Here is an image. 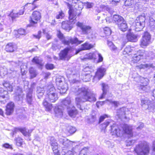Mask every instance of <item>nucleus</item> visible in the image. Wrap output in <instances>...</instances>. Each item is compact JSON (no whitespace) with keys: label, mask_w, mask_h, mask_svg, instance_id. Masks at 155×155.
<instances>
[{"label":"nucleus","mask_w":155,"mask_h":155,"mask_svg":"<svg viewBox=\"0 0 155 155\" xmlns=\"http://www.w3.org/2000/svg\"><path fill=\"white\" fill-rule=\"evenodd\" d=\"M18 33L21 35H25L26 32L25 30L23 29H20L18 31Z\"/></svg>","instance_id":"4d7b16f0"},{"label":"nucleus","mask_w":155,"mask_h":155,"mask_svg":"<svg viewBox=\"0 0 155 155\" xmlns=\"http://www.w3.org/2000/svg\"><path fill=\"white\" fill-rule=\"evenodd\" d=\"M50 143L54 153H57L58 151V144L54 137H51Z\"/></svg>","instance_id":"f3484780"},{"label":"nucleus","mask_w":155,"mask_h":155,"mask_svg":"<svg viewBox=\"0 0 155 155\" xmlns=\"http://www.w3.org/2000/svg\"><path fill=\"white\" fill-rule=\"evenodd\" d=\"M96 57L95 54L94 53H90L85 55L83 58L81 59L82 60H84L86 59H95Z\"/></svg>","instance_id":"f704fd0d"},{"label":"nucleus","mask_w":155,"mask_h":155,"mask_svg":"<svg viewBox=\"0 0 155 155\" xmlns=\"http://www.w3.org/2000/svg\"><path fill=\"white\" fill-rule=\"evenodd\" d=\"M45 30L43 29V33L45 35V36H46V37L48 40L50 39L51 38V36L49 35L48 34L46 33H45Z\"/></svg>","instance_id":"338daca9"},{"label":"nucleus","mask_w":155,"mask_h":155,"mask_svg":"<svg viewBox=\"0 0 155 155\" xmlns=\"http://www.w3.org/2000/svg\"><path fill=\"white\" fill-rule=\"evenodd\" d=\"M126 37L129 41L136 42L137 41V36L133 34L129 33L127 35Z\"/></svg>","instance_id":"cd10ccee"},{"label":"nucleus","mask_w":155,"mask_h":155,"mask_svg":"<svg viewBox=\"0 0 155 155\" xmlns=\"http://www.w3.org/2000/svg\"><path fill=\"white\" fill-rule=\"evenodd\" d=\"M113 20L115 23L118 25L123 22L125 20L121 16L118 15H114L113 17Z\"/></svg>","instance_id":"4be33fe9"},{"label":"nucleus","mask_w":155,"mask_h":155,"mask_svg":"<svg viewBox=\"0 0 155 155\" xmlns=\"http://www.w3.org/2000/svg\"><path fill=\"white\" fill-rule=\"evenodd\" d=\"M72 90L75 95L79 96L76 97L75 102L78 107L80 110H82L81 106V103L87 101L91 102L96 101L95 95L91 92L87 87H73Z\"/></svg>","instance_id":"f257e3e1"},{"label":"nucleus","mask_w":155,"mask_h":155,"mask_svg":"<svg viewBox=\"0 0 155 155\" xmlns=\"http://www.w3.org/2000/svg\"><path fill=\"white\" fill-rule=\"evenodd\" d=\"M96 117L95 115H92L91 116V117L89 120L91 122H93L96 120Z\"/></svg>","instance_id":"052dcab7"},{"label":"nucleus","mask_w":155,"mask_h":155,"mask_svg":"<svg viewBox=\"0 0 155 155\" xmlns=\"http://www.w3.org/2000/svg\"><path fill=\"white\" fill-rule=\"evenodd\" d=\"M93 67H89L87 66L84 69V72H91L92 71H93Z\"/></svg>","instance_id":"6e6d98bb"},{"label":"nucleus","mask_w":155,"mask_h":155,"mask_svg":"<svg viewBox=\"0 0 155 155\" xmlns=\"http://www.w3.org/2000/svg\"><path fill=\"white\" fill-rule=\"evenodd\" d=\"M111 132L112 135H116L117 137H120L123 135L124 132L129 134L130 137L133 135L132 127L127 124L121 125V127H118L116 124H113L111 126Z\"/></svg>","instance_id":"7ed1b4c3"},{"label":"nucleus","mask_w":155,"mask_h":155,"mask_svg":"<svg viewBox=\"0 0 155 155\" xmlns=\"http://www.w3.org/2000/svg\"><path fill=\"white\" fill-rule=\"evenodd\" d=\"M83 3L78 1V3L75 4H67V6L69 9L68 11L69 18L71 19L73 18H76L77 16H79L81 13V10L83 8Z\"/></svg>","instance_id":"20e7f679"},{"label":"nucleus","mask_w":155,"mask_h":155,"mask_svg":"<svg viewBox=\"0 0 155 155\" xmlns=\"http://www.w3.org/2000/svg\"><path fill=\"white\" fill-rule=\"evenodd\" d=\"M15 141L16 145L18 146H21L23 143V139L20 137H18L15 139Z\"/></svg>","instance_id":"c03bdc74"},{"label":"nucleus","mask_w":155,"mask_h":155,"mask_svg":"<svg viewBox=\"0 0 155 155\" xmlns=\"http://www.w3.org/2000/svg\"><path fill=\"white\" fill-rule=\"evenodd\" d=\"M104 102L109 104H111L115 107H117L120 105V103L118 101H113L111 100H107Z\"/></svg>","instance_id":"4c0bfd02"},{"label":"nucleus","mask_w":155,"mask_h":155,"mask_svg":"<svg viewBox=\"0 0 155 155\" xmlns=\"http://www.w3.org/2000/svg\"><path fill=\"white\" fill-rule=\"evenodd\" d=\"M135 141L134 140H128L127 143V146H130L133 145Z\"/></svg>","instance_id":"680f3d73"},{"label":"nucleus","mask_w":155,"mask_h":155,"mask_svg":"<svg viewBox=\"0 0 155 155\" xmlns=\"http://www.w3.org/2000/svg\"><path fill=\"white\" fill-rule=\"evenodd\" d=\"M104 32L107 36L110 35L111 34V31L108 27H105L104 28Z\"/></svg>","instance_id":"8fccbe9b"},{"label":"nucleus","mask_w":155,"mask_h":155,"mask_svg":"<svg viewBox=\"0 0 155 155\" xmlns=\"http://www.w3.org/2000/svg\"><path fill=\"white\" fill-rule=\"evenodd\" d=\"M44 92V88L38 87L37 88V93L38 98L40 99L43 95Z\"/></svg>","instance_id":"c9c22d12"},{"label":"nucleus","mask_w":155,"mask_h":155,"mask_svg":"<svg viewBox=\"0 0 155 155\" xmlns=\"http://www.w3.org/2000/svg\"><path fill=\"white\" fill-rule=\"evenodd\" d=\"M84 5L87 8H92L94 5V3L92 2H86L83 3Z\"/></svg>","instance_id":"49530a36"},{"label":"nucleus","mask_w":155,"mask_h":155,"mask_svg":"<svg viewBox=\"0 0 155 155\" xmlns=\"http://www.w3.org/2000/svg\"><path fill=\"white\" fill-rule=\"evenodd\" d=\"M112 121L111 120H108L106 121L103 124H102L103 129H105L106 127L110 124Z\"/></svg>","instance_id":"603ef678"},{"label":"nucleus","mask_w":155,"mask_h":155,"mask_svg":"<svg viewBox=\"0 0 155 155\" xmlns=\"http://www.w3.org/2000/svg\"><path fill=\"white\" fill-rule=\"evenodd\" d=\"M94 46V45L86 42L81 45L79 49L76 51V54H78L81 51L89 50L93 48Z\"/></svg>","instance_id":"a211bd4d"},{"label":"nucleus","mask_w":155,"mask_h":155,"mask_svg":"<svg viewBox=\"0 0 155 155\" xmlns=\"http://www.w3.org/2000/svg\"><path fill=\"white\" fill-rule=\"evenodd\" d=\"M100 8H97L96 9L95 11L98 13L100 12L102 10H104L105 9L110 14L111 13L112 10L110 9L108 7L105 6L104 5H101L100 6Z\"/></svg>","instance_id":"c756f323"},{"label":"nucleus","mask_w":155,"mask_h":155,"mask_svg":"<svg viewBox=\"0 0 155 155\" xmlns=\"http://www.w3.org/2000/svg\"><path fill=\"white\" fill-rule=\"evenodd\" d=\"M59 141L60 143L66 147L71 146L73 143L72 142L65 138H59Z\"/></svg>","instance_id":"aec40b11"},{"label":"nucleus","mask_w":155,"mask_h":155,"mask_svg":"<svg viewBox=\"0 0 155 155\" xmlns=\"http://www.w3.org/2000/svg\"><path fill=\"white\" fill-rule=\"evenodd\" d=\"M15 107V104L13 102L8 103L6 107V114L7 115H10L13 113Z\"/></svg>","instance_id":"6ab92c4d"},{"label":"nucleus","mask_w":155,"mask_h":155,"mask_svg":"<svg viewBox=\"0 0 155 155\" xmlns=\"http://www.w3.org/2000/svg\"><path fill=\"white\" fill-rule=\"evenodd\" d=\"M65 15L62 11L59 12L56 16V18L57 19H62L64 17Z\"/></svg>","instance_id":"a18cd8bd"},{"label":"nucleus","mask_w":155,"mask_h":155,"mask_svg":"<svg viewBox=\"0 0 155 155\" xmlns=\"http://www.w3.org/2000/svg\"><path fill=\"white\" fill-rule=\"evenodd\" d=\"M102 86L103 93L101 96L100 97V99H102L104 97L106 94L107 89L108 88V85L104 83L102 84Z\"/></svg>","instance_id":"72a5a7b5"},{"label":"nucleus","mask_w":155,"mask_h":155,"mask_svg":"<svg viewBox=\"0 0 155 155\" xmlns=\"http://www.w3.org/2000/svg\"><path fill=\"white\" fill-rule=\"evenodd\" d=\"M117 25L119 29L122 31H125L127 29V26L125 20Z\"/></svg>","instance_id":"c85d7f7f"},{"label":"nucleus","mask_w":155,"mask_h":155,"mask_svg":"<svg viewBox=\"0 0 155 155\" xmlns=\"http://www.w3.org/2000/svg\"><path fill=\"white\" fill-rule=\"evenodd\" d=\"M91 77L92 75L90 74V73H85L84 74L82 80L85 82L91 80Z\"/></svg>","instance_id":"79ce46f5"},{"label":"nucleus","mask_w":155,"mask_h":155,"mask_svg":"<svg viewBox=\"0 0 155 155\" xmlns=\"http://www.w3.org/2000/svg\"><path fill=\"white\" fill-rule=\"evenodd\" d=\"M109 48L111 50L114 51H117V48L114 44L110 47Z\"/></svg>","instance_id":"774afa93"},{"label":"nucleus","mask_w":155,"mask_h":155,"mask_svg":"<svg viewBox=\"0 0 155 155\" xmlns=\"http://www.w3.org/2000/svg\"><path fill=\"white\" fill-rule=\"evenodd\" d=\"M151 43V36L148 32H145L142 36L140 41V45L144 48L148 45Z\"/></svg>","instance_id":"6e6552de"},{"label":"nucleus","mask_w":155,"mask_h":155,"mask_svg":"<svg viewBox=\"0 0 155 155\" xmlns=\"http://www.w3.org/2000/svg\"><path fill=\"white\" fill-rule=\"evenodd\" d=\"M128 111V109L126 107H122L117 110V115L119 116H123L126 114Z\"/></svg>","instance_id":"7c9ffc66"},{"label":"nucleus","mask_w":155,"mask_h":155,"mask_svg":"<svg viewBox=\"0 0 155 155\" xmlns=\"http://www.w3.org/2000/svg\"><path fill=\"white\" fill-rule=\"evenodd\" d=\"M132 50V49H131V47L130 46H128L125 48L123 54H128L131 52Z\"/></svg>","instance_id":"3c124183"},{"label":"nucleus","mask_w":155,"mask_h":155,"mask_svg":"<svg viewBox=\"0 0 155 155\" xmlns=\"http://www.w3.org/2000/svg\"><path fill=\"white\" fill-rule=\"evenodd\" d=\"M17 129L21 132L24 135L30 136V133L32 132V130H28L26 129L25 128H19Z\"/></svg>","instance_id":"bb28decb"},{"label":"nucleus","mask_w":155,"mask_h":155,"mask_svg":"<svg viewBox=\"0 0 155 155\" xmlns=\"http://www.w3.org/2000/svg\"><path fill=\"white\" fill-rule=\"evenodd\" d=\"M32 90L30 89L26 94L27 101L29 104H31L32 101Z\"/></svg>","instance_id":"a878e982"},{"label":"nucleus","mask_w":155,"mask_h":155,"mask_svg":"<svg viewBox=\"0 0 155 155\" xmlns=\"http://www.w3.org/2000/svg\"><path fill=\"white\" fill-rule=\"evenodd\" d=\"M69 21H63L61 25V27L63 29L68 31L71 29L72 27V25L76 21V19L74 18L71 19L69 18Z\"/></svg>","instance_id":"1a4fd4ad"},{"label":"nucleus","mask_w":155,"mask_h":155,"mask_svg":"<svg viewBox=\"0 0 155 155\" xmlns=\"http://www.w3.org/2000/svg\"><path fill=\"white\" fill-rule=\"evenodd\" d=\"M29 73L30 74L31 77V78H34L37 75V73L34 68L33 67H31L29 69Z\"/></svg>","instance_id":"a19ab883"},{"label":"nucleus","mask_w":155,"mask_h":155,"mask_svg":"<svg viewBox=\"0 0 155 155\" xmlns=\"http://www.w3.org/2000/svg\"><path fill=\"white\" fill-rule=\"evenodd\" d=\"M62 155H74V153L72 151H68L66 153L64 152H62Z\"/></svg>","instance_id":"e2e57ef3"},{"label":"nucleus","mask_w":155,"mask_h":155,"mask_svg":"<svg viewBox=\"0 0 155 155\" xmlns=\"http://www.w3.org/2000/svg\"><path fill=\"white\" fill-rule=\"evenodd\" d=\"M152 99V101L147 98L142 99L141 100V105L143 107L148 109L150 111L153 112L155 110V101L153 98Z\"/></svg>","instance_id":"0eeeda50"},{"label":"nucleus","mask_w":155,"mask_h":155,"mask_svg":"<svg viewBox=\"0 0 155 155\" xmlns=\"http://www.w3.org/2000/svg\"><path fill=\"white\" fill-rule=\"evenodd\" d=\"M139 126L137 128V129L138 130H140L142 129L144 127V124L143 123H140Z\"/></svg>","instance_id":"0e129e2a"},{"label":"nucleus","mask_w":155,"mask_h":155,"mask_svg":"<svg viewBox=\"0 0 155 155\" xmlns=\"http://www.w3.org/2000/svg\"><path fill=\"white\" fill-rule=\"evenodd\" d=\"M3 86L7 88L9 91H12L13 86L8 81H5L3 84Z\"/></svg>","instance_id":"58836bf2"},{"label":"nucleus","mask_w":155,"mask_h":155,"mask_svg":"<svg viewBox=\"0 0 155 155\" xmlns=\"http://www.w3.org/2000/svg\"><path fill=\"white\" fill-rule=\"evenodd\" d=\"M25 12L24 8H21L18 11L14 10L10 14V16L12 19H15L19 17V16L23 15Z\"/></svg>","instance_id":"2eb2a0df"},{"label":"nucleus","mask_w":155,"mask_h":155,"mask_svg":"<svg viewBox=\"0 0 155 155\" xmlns=\"http://www.w3.org/2000/svg\"><path fill=\"white\" fill-rule=\"evenodd\" d=\"M54 111L55 115L59 117H62L63 114V109L62 107L59 106L55 107Z\"/></svg>","instance_id":"5701e85b"},{"label":"nucleus","mask_w":155,"mask_h":155,"mask_svg":"<svg viewBox=\"0 0 155 155\" xmlns=\"http://www.w3.org/2000/svg\"><path fill=\"white\" fill-rule=\"evenodd\" d=\"M152 148L153 152L152 155H155V140L153 142Z\"/></svg>","instance_id":"69168bd1"},{"label":"nucleus","mask_w":155,"mask_h":155,"mask_svg":"<svg viewBox=\"0 0 155 155\" xmlns=\"http://www.w3.org/2000/svg\"><path fill=\"white\" fill-rule=\"evenodd\" d=\"M57 35L58 37L61 40L62 42L66 45H69L74 44L78 45L83 42V41H80L78 40L77 38H72L71 37L64 38L63 34L60 31H58Z\"/></svg>","instance_id":"39448f33"},{"label":"nucleus","mask_w":155,"mask_h":155,"mask_svg":"<svg viewBox=\"0 0 155 155\" xmlns=\"http://www.w3.org/2000/svg\"><path fill=\"white\" fill-rule=\"evenodd\" d=\"M64 80V78L61 76H59L57 78L56 80V83L57 86L61 85H63V81Z\"/></svg>","instance_id":"ea45409f"},{"label":"nucleus","mask_w":155,"mask_h":155,"mask_svg":"<svg viewBox=\"0 0 155 155\" xmlns=\"http://www.w3.org/2000/svg\"><path fill=\"white\" fill-rule=\"evenodd\" d=\"M8 98V92L4 90L2 88H0V101L4 104Z\"/></svg>","instance_id":"4468645a"},{"label":"nucleus","mask_w":155,"mask_h":155,"mask_svg":"<svg viewBox=\"0 0 155 155\" xmlns=\"http://www.w3.org/2000/svg\"><path fill=\"white\" fill-rule=\"evenodd\" d=\"M147 52L145 51L144 50H139L133 57L132 61L134 62H137L141 58H143L144 57L148 56L147 55Z\"/></svg>","instance_id":"9d476101"},{"label":"nucleus","mask_w":155,"mask_h":155,"mask_svg":"<svg viewBox=\"0 0 155 155\" xmlns=\"http://www.w3.org/2000/svg\"><path fill=\"white\" fill-rule=\"evenodd\" d=\"M145 17L142 15H140L137 17L136 19V21L141 22V23L145 25Z\"/></svg>","instance_id":"37998d69"},{"label":"nucleus","mask_w":155,"mask_h":155,"mask_svg":"<svg viewBox=\"0 0 155 155\" xmlns=\"http://www.w3.org/2000/svg\"><path fill=\"white\" fill-rule=\"evenodd\" d=\"M46 68L48 69H52L54 68V65L52 64H47L46 66Z\"/></svg>","instance_id":"bf43d9fd"},{"label":"nucleus","mask_w":155,"mask_h":155,"mask_svg":"<svg viewBox=\"0 0 155 155\" xmlns=\"http://www.w3.org/2000/svg\"><path fill=\"white\" fill-rule=\"evenodd\" d=\"M137 78L139 79V81L140 83L142 84V85L140 84V86L139 87V89L145 91L146 86L148 84L149 80L147 78H145L141 77H137L136 79H137Z\"/></svg>","instance_id":"dca6fc26"},{"label":"nucleus","mask_w":155,"mask_h":155,"mask_svg":"<svg viewBox=\"0 0 155 155\" xmlns=\"http://www.w3.org/2000/svg\"><path fill=\"white\" fill-rule=\"evenodd\" d=\"M108 117V115L106 114H104L101 116L99 118V123H101V122L103 121L106 118Z\"/></svg>","instance_id":"13d9d810"},{"label":"nucleus","mask_w":155,"mask_h":155,"mask_svg":"<svg viewBox=\"0 0 155 155\" xmlns=\"http://www.w3.org/2000/svg\"><path fill=\"white\" fill-rule=\"evenodd\" d=\"M68 109V114L71 117H74L78 113L77 110L73 106Z\"/></svg>","instance_id":"393cba45"},{"label":"nucleus","mask_w":155,"mask_h":155,"mask_svg":"<svg viewBox=\"0 0 155 155\" xmlns=\"http://www.w3.org/2000/svg\"><path fill=\"white\" fill-rule=\"evenodd\" d=\"M135 150L138 155H148L149 153V145L145 141L140 142Z\"/></svg>","instance_id":"423d86ee"},{"label":"nucleus","mask_w":155,"mask_h":155,"mask_svg":"<svg viewBox=\"0 0 155 155\" xmlns=\"http://www.w3.org/2000/svg\"><path fill=\"white\" fill-rule=\"evenodd\" d=\"M105 71V69L102 67L98 68L94 78L93 81L96 82L98 81L103 77Z\"/></svg>","instance_id":"9b49d317"},{"label":"nucleus","mask_w":155,"mask_h":155,"mask_svg":"<svg viewBox=\"0 0 155 155\" xmlns=\"http://www.w3.org/2000/svg\"><path fill=\"white\" fill-rule=\"evenodd\" d=\"M145 25L141 23V22H138V21H135V27L136 31H139L142 30L144 28Z\"/></svg>","instance_id":"473e14b6"},{"label":"nucleus","mask_w":155,"mask_h":155,"mask_svg":"<svg viewBox=\"0 0 155 155\" xmlns=\"http://www.w3.org/2000/svg\"><path fill=\"white\" fill-rule=\"evenodd\" d=\"M61 105L65 106L68 109L70 108L73 106L71 104L70 98L68 97L63 100L61 102Z\"/></svg>","instance_id":"412c9836"},{"label":"nucleus","mask_w":155,"mask_h":155,"mask_svg":"<svg viewBox=\"0 0 155 155\" xmlns=\"http://www.w3.org/2000/svg\"><path fill=\"white\" fill-rule=\"evenodd\" d=\"M32 61L35 63L36 64H39L41 65V61L39 60L38 58L37 57H34L32 59Z\"/></svg>","instance_id":"5fc2aeb1"},{"label":"nucleus","mask_w":155,"mask_h":155,"mask_svg":"<svg viewBox=\"0 0 155 155\" xmlns=\"http://www.w3.org/2000/svg\"><path fill=\"white\" fill-rule=\"evenodd\" d=\"M134 3V1L132 0H126L124 2L125 6H130L132 5Z\"/></svg>","instance_id":"864d4df0"},{"label":"nucleus","mask_w":155,"mask_h":155,"mask_svg":"<svg viewBox=\"0 0 155 155\" xmlns=\"http://www.w3.org/2000/svg\"><path fill=\"white\" fill-rule=\"evenodd\" d=\"M47 95L43 103L46 110L50 111L53 108L52 104L48 103V101L51 102H54L58 99V95L56 90L52 84L47 87Z\"/></svg>","instance_id":"f03ea898"},{"label":"nucleus","mask_w":155,"mask_h":155,"mask_svg":"<svg viewBox=\"0 0 155 155\" xmlns=\"http://www.w3.org/2000/svg\"><path fill=\"white\" fill-rule=\"evenodd\" d=\"M41 17V15L39 12L37 11L34 12L31 18V24L32 25L36 24Z\"/></svg>","instance_id":"ddd939ff"},{"label":"nucleus","mask_w":155,"mask_h":155,"mask_svg":"<svg viewBox=\"0 0 155 155\" xmlns=\"http://www.w3.org/2000/svg\"><path fill=\"white\" fill-rule=\"evenodd\" d=\"M76 25L81 28L84 34L88 35L92 31L91 27L90 26L84 25L83 23L80 22H78Z\"/></svg>","instance_id":"f8f14e48"},{"label":"nucleus","mask_w":155,"mask_h":155,"mask_svg":"<svg viewBox=\"0 0 155 155\" xmlns=\"http://www.w3.org/2000/svg\"><path fill=\"white\" fill-rule=\"evenodd\" d=\"M57 86L58 89L60 90V93H65L68 90L67 86L65 83L63 84V85H59Z\"/></svg>","instance_id":"2f4dec72"},{"label":"nucleus","mask_w":155,"mask_h":155,"mask_svg":"<svg viewBox=\"0 0 155 155\" xmlns=\"http://www.w3.org/2000/svg\"><path fill=\"white\" fill-rule=\"evenodd\" d=\"M69 51L68 48H66L62 51L59 54L60 58L62 60H65L67 57Z\"/></svg>","instance_id":"b1692460"},{"label":"nucleus","mask_w":155,"mask_h":155,"mask_svg":"<svg viewBox=\"0 0 155 155\" xmlns=\"http://www.w3.org/2000/svg\"><path fill=\"white\" fill-rule=\"evenodd\" d=\"M6 50L8 52H12L14 51L13 44L12 43H9L6 46Z\"/></svg>","instance_id":"e433bc0d"},{"label":"nucleus","mask_w":155,"mask_h":155,"mask_svg":"<svg viewBox=\"0 0 155 155\" xmlns=\"http://www.w3.org/2000/svg\"><path fill=\"white\" fill-rule=\"evenodd\" d=\"M0 76L1 75L2 73L4 75L7 74L8 73L7 69L6 68H2V67H0Z\"/></svg>","instance_id":"de8ad7c7"},{"label":"nucleus","mask_w":155,"mask_h":155,"mask_svg":"<svg viewBox=\"0 0 155 155\" xmlns=\"http://www.w3.org/2000/svg\"><path fill=\"white\" fill-rule=\"evenodd\" d=\"M67 129L69 132L71 134H73L76 131L75 127L71 126H69L67 128Z\"/></svg>","instance_id":"09e8293b"}]
</instances>
